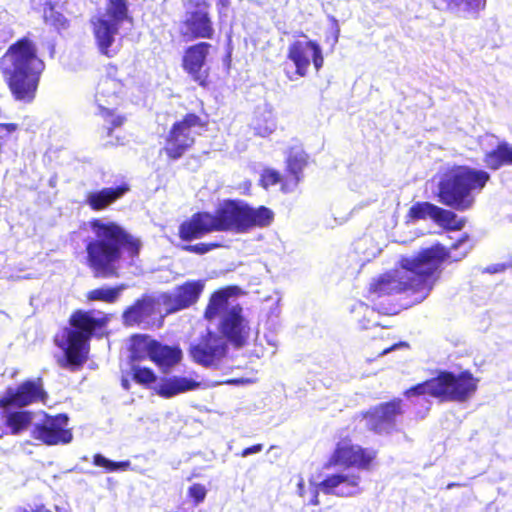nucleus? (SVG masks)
I'll list each match as a JSON object with an SVG mask.
<instances>
[{
  "label": "nucleus",
  "instance_id": "obj_23",
  "mask_svg": "<svg viewBox=\"0 0 512 512\" xmlns=\"http://www.w3.org/2000/svg\"><path fill=\"white\" fill-rule=\"evenodd\" d=\"M240 289L238 286H227L214 291L204 309V318L208 321L222 317L229 310V298L238 295Z\"/></svg>",
  "mask_w": 512,
  "mask_h": 512
},
{
  "label": "nucleus",
  "instance_id": "obj_3",
  "mask_svg": "<svg viewBox=\"0 0 512 512\" xmlns=\"http://www.w3.org/2000/svg\"><path fill=\"white\" fill-rule=\"evenodd\" d=\"M94 237L85 246L86 265L96 278L119 276V262L123 257L130 263L139 257L142 242L116 222L93 219L89 222Z\"/></svg>",
  "mask_w": 512,
  "mask_h": 512
},
{
  "label": "nucleus",
  "instance_id": "obj_12",
  "mask_svg": "<svg viewBox=\"0 0 512 512\" xmlns=\"http://www.w3.org/2000/svg\"><path fill=\"white\" fill-rule=\"evenodd\" d=\"M403 414L402 399L394 397L359 412L354 420L365 421L366 428L374 434H390L397 430V418Z\"/></svg>",
  "mask_w": 512,
  "mask_h": 512
},
{
  "label": "nucleus",
  "instance_id": "obj_39",
  "mask_svg": "<svg viewBox=\"0 0 512 512\" xmlns=\"http://www.w3.org/2000/svg\"><path fill=\"white\" fill-rule=\"evenodd\" d=\"M283 176L281 173L273 168H264L261 172L259 185L267 190L271 186L280 184V190L282 191Z\"/></svg>",
  "mask_w": 512,
  "mask_h": 512
},
{
  "label": "nucleus",
  "instance_id": "obj_54",
  "mask_svg": "<svg viewBox=\"0 0 512 512\" xmlns=\"http://www.w3.org/2000/svg\"><path fill=\"white\" fill-rule=\"evenodd\" d=\"M298 492H299L300 496H303V493H304V482H303V480H301L298 483Z\"/></svg>",
  "mask_w": 512,
  "mask_h": 512
},
{
  "label": "nucleus",
  "instance_id": "obj_4",
  "mask_svg": "<svg viewBox=\"0 0 512 512\" xmlns=\"http://www.w3.org/2000/svg\"><path fill=\"white\" fill-rule=\"evenodd\" d=\"M36 43L24 36L12 43L0 57V73L16 101L31 103L45 70Z\"/></svg>",
  "mask_w": 512,
  "mask_h": 512
},
{
  "label": "nucleus",
  "instance_id": "obj_1",
  "mask_svg": "<svg viewBox=\"0 0 512 512\" xmlns=\"http://www.w3.org/2000/svg\"><path fill=\"white\" fill-rule=\"evenodd\" d=\"M448 257L447 250L435 242L419 249L411 256H403L399 265L403 271L390 270L373 278L365 297L383 315H395L399 309L393 302L384 303V297L408 293L416 302L427 298L442 274V262Z\"/></svg>",
  "mask_w": 512,
  "mask_h": 512
},
{
  "label": "nucleus",
  "instance_id": "obj_25",
  "mask_svg": "<svg viewBox=\"0 0 512 512\" xmlns=\"http://www.w3.org/2000/svg\"><path fill=\"white\" fill-rule=\"evenodd\" d=\"M150 360L157 365L162 372H168L182 360V350L178 346H169L153 340L151 344Z\"/></svg>",
  "mask_w": 512,
  "mask_h": 512
},
{
  "label": "nucleus",
  "instance_id": "obj_51",
  "mask_svg": "<svg viewBox=\"0 0 512 512\" xmlns=\"http://www.w3.org/2000/svg\"><path fill=\"white\" fill-rule=\"evenodd\" d=\"M428 411H429V407L426 406L423 411H417L416 412V417L422 419V418H424L426 416Z\"/></svg>",
  "mask_w": 512,
  "mask_h": 512
},
{
  "label": "nucleus",
  "instance_id": "obj_31",
  "mask_svg": "<svg viewBox=\"0 0 512 512\" xmlns=\"http://www.w3.org/2000/svg\"><path fill=\"white\" fill-rule=\"evenodd\" d=\"M433 221L446 231H460L466 224L465 218H459L454 211L439 206Z\"/></svg>",
  "mask_w": 512,
  "mask_h": 512
},
{
  "label": "nucleus",
  "instance_id": "obj_22",
  "mask_svg": "<svg viewBox=\"0 0 512 512\" xmlns=\"http://www.w3.org/2000/svg\"><path fill=\"white\" fill-rule=\"evenodd\" d=\"M129 191V184L124 182L116 187H105L88 193L85 202L93 211H102L117 202Z\"/></svg>",
  "mask_w": 512,
  "mask_h": 512
},
{
  "label": "nucleus",
  "instance_id": "obj_8",
  "mask_svg": "<svg viewBox=\"0 0 512 512\" xmlns=\"http://www.w3.org/2000/svg\"><path fill=\"white\" fill-rule=\"evenodd\" d=\"M106 15H99L91 19L93 35L97 48L102 55L113 57L116 52L111 50L119 26L129 17V4L127 0H107Z\"/></svg>",
  "mask_w": 512,
  "mask_h": 512
},
{
  "label": "nucleus",
  "instance_id": "obj_35",
  "mask_svg": "<svg viewBox=\"0 0 512 512\" xmlns=\"http://www.w3.org/2000/svg\"><path fill=\"white\" fill-rule=\"evenodd\" d=\"M99 116L104 122L102 129L106 137L112 136L113 131L116 128L121 127L126 122V117L124 115L116 114L114 110L103 106L99 107Z\"/></svg>",
  "mask_w": 512,
  "mask_h": 512
},
{
  "label": "nucleus",
  "instance_id": "obj_6",
  "mask_svg": "<svg viewBox=\"0 0 512 512\" xmlns=\"http://www.w3.org/2000/svg\"><path fill=\"white\" fill-rule=\"evenodd\" d=\"M490 175L484 170L458 165L448 169L438 182L437 198L440 203L457 211L469 210L475 202L472 191H481Z\"/></svg>",
  "mask_w": 512,
  "mask_h": 512
},
{
  "label": "nucleus",
  "instance_id": "obj_37",
  "mask_svg": "<svg viewBox=\"0 0 512 512\" xmlns=\"http://www.w3.org/2000/svg\"><path fill=\"white\" fill-rule=\"evenodd\" d=\"M130 374L133 381L142 386L143 388L149 389L157 381V375L149 367H142L140 365H131Z\"/></svg>",
  "mask_w": 512,
  "mask_h": 512
},
{
  "label": "nucleus",
  "instance_id": "obj_52",
  "mask_svg": "<svg viewBox=\"0 0 512 512\" xmlns=\"http://www.w3.org/2000/svg\"><path fill=\"white\" fill-rule=\"evenodd\" d=\"M121 386L125 389V390H130L131 388V385H130V381L126 378H122L121 380Z\"/></svg>",
  "mask_w": 512,
  "mask_h": 512
},
{
  "label": "nucleus",
  "instance_id": "obj_57",
  "mask_svg": "<svg viewBox=\"0 0 512 512\" xmlns=\"http://www.w3.org/2000/svg\"><path fill=\"white\" fill-rule=\"evenodd\" d=\"M383 328H390L391 326L389 325H382Z\"/></svg>",
  "mask_w": 512,
  "mask_h": 512
},
{
  "label": "nucleus",
  "instance_id": "obj_55",
  "mask_svg": "<svg viewBox=\"0 0 512 512\" xmlns=\"http://www.w3.org/2000/svg\"><path fill=\"white\" fill-rule=\"evenodd\" d=\"M455 486H459V484H457V483H449L446 488L450 489V488H453Z\"/></svg>",
  "mask_w": 512,
  "mask_h": 512
},
{
  "label": "nucleus",
  "instance_id": "obj_7",
  "mask_svg": "<svg viewBox=\"0 0 512 512\" xmlns=\"http://www.w3.org/2000/svg\"><path fill=\"white\" fill-rule=\"evenodd\" d=\"M207 127L206 119L194 112L186 113L171 125L161 151L169 161L179 160L194 147L196 130L205 131Z\"/></svg>",
  "mask_w": 512,
  "mask_h": 512
},
{
  "label": "nucleus",
  "instance_id": "obj_19",
  "mask_svg": "<svg viewBox=\"0 0 512 512\" xmlns=\"http://www.w3.org/2000/svg\"><path fill=\"white\" fill-rule=\"evenodd\" d=\"M227 351L222 337L209 331L202 335L196 344L189 347V355L197 364L210 367L222 359Z\"/></svg>",
  "mask_w": 512,
  "mask_h": 512
},
{
  "label": "nucleus",
  "instance_id": "obj_32",
  "mask_svg": "<svg viewBox=\"0 0 512 512\" xmlns=\"http://www.w3.org/2000/svg\"><path fill=\"white\" fill-rule=\"evenodd\" d=\"M32 419L33 413L31 411H12L6 415L5 425L10 429V434L18 435L30 426Z\"/></svg>",
  "mask_w": 512,
  "mask_h": 512
},
{
  "label": "nucleus",
  "instance_id": "obj_16",
  "mask_svg": "<svg viewBox=\"0 0 512 512\" xmlns=\"http://www.w3.org/2000/svg\"><path fill=\"white\" fill-rule=\"evenodd\" d=\"M287 58L295 65V73L305 77L312 61L318 72L324 64V57L319 44L313 40L294 41L288 47Z\"/></svg>",
  "mask_w": 512,
  "mask_h": 512
},
{
  "label": "nucleus",
  "instance_id": "obj_18",
  "mask_svg": "<svg viewBox=\"0 0 512 512\" xmlns=\"http://www.w3.org/2000/svg\"><path fill=\"white\" fill-rule=\"evenodd\" d=\"M319 489L327 495L349 498L364 491L363 480L359 472H336L327 475L319 484Z\"/></svg>",
  "mask_w": 512,
  "mask_h": 512
},
{
  "label": "nucleus",
  "instance_id": "obj_27",
  "mask_svg": "<svg viewBox=\"0 0 512 512\" xmlns=\"http://www.w3.org/2000/svg\"><path fill=\"white\" fill-rule=\"evenodd\" d=\"M125 289H127V285L124 283H120L115 286H100L89 290L85 294V297L89 302L114 304L120 299V296Z\"/></svg>",
  "mask_w": 512,
  "mask_h": 512
},
{
  "label": "nucleus",
  "instance_id": "obj_49",
  "mask_svg": "<svg viewBox=\"0 0 512 512\" xmlns=\"http://www.w3.org/2000/svg\"><path fill=\"white\" fill-rule=\"evenodd\" d=\"M106 70L109 75H112L117 73L118 67L115 64H108Z\"/></svg>",
  "mask_w": 512,
  "mask_h": 512
},
{
  "label": "nucleus",
  "instance_id": "obj_33",
  "mask_svg": "<svg viewBox=\"0 0 512 512\" xmlns=\"http://www.w3.org/2000/svg\"><path fill=\"white\" fill-rule=\"evenodd\" d=\"M507 142H499L492 150L486 152L483 157L485 167L496 171L503 166L508 165Z\"/></svg>",
  "mask_w": 512,
  "mask_h": 512
},
{
  "label": "nucleus",
  "instance_id": "obj_29",
  "mask_svg": "<svg viewBox=\"0 0 512 512\" xmlns=\"http://www.w3.org/2000/svg\"><path fill=\"white\" fill-rule=\"evenodd\" d=\"M403 396L409 400L412 404H415L413 401L414 398L430 396L439 401V393H438V385L437 378L432 377L417 383L403 391Z\"/></svg>",
  "mask_w": 512,
  "mask_h": 512
},
{
  "label": "nucleus",
  "instance_id": "obj_50",
  "mask_svg": "<svg viewBox=\"0 0 512 512\" xmlns=\"http://www.w3.org/2000/svg\"><path fill=\"white\" fill-rule=\"evenodd\" d=\"M507 158L508 165H512V146L507 142Z\"/></svg>",
  "mask_w": 512,
  "mask_h": 512
},
{
  "label": "nucleus",
  "instance_id": "obj_28",
  "mask_svg": "<svg viewBox=\"0 0 512 512\" xmlns=\"http://www.w3.org/2000/svg\"><path fill=\"white\" fill-rule=\"evenodd\" d=\"M376 308L369 306L366 303L358 302L351 308V319L356 323L360 329L367 330L380 324L375 320Z\"/></svg>",
  "mask_w": 512,
  "mask_h": 512
},
{
  "label": "nucleus",
  "instance_id": "obj_15",
  "mask_svg": "<svg viewBox=\"0 0 512 512\" xmlns=\"http://www.w3.org/2000/svg\"><path fill=\"white\" fill-rule=\"evenodd\" d=\"M67 425L68 417L66 414L45 415L40 423L34 425L31 430V437L47 446L67 444L73 438Z\"/></svg>",
  "mask_w": 512,
  "mask_h": 512
},
{
  "label": "nucleus",
  "instance_id": "obj_10",
  "mask_svg": "<svg viewBox=\"0 0 512 512\" xmlns=\"http://www.w3.org/2000/svg\"><path fill=\"white\" fill-rule=\"evenodd\" d=\"M377 450L352 443L349 436L338 441L324 464V468H355L358 471H370L377 458Z\"/></svg>",
  "mask_w": 512,
  "mask_h": 512
},
{
  "label": "nucleus",
  "instance_id": "obj_24",
  "mask_svg": "<svg viewBox=\"0 0 512 512\" xmlns=\"http://www.w3.org/2000/svg\"><path fill=\"white\" fill-rule=\"evenodd\" d=\"M307 164L308 156L304 153H297L287 157L282 183L283 193L295 191L303 178V170Z\"/></svg>",
  "mask_w": 512,
  "mask_h": 512
},
{
  "label": "nucleus",
  "instance_id": "obj_43",
  "mask_svg": "<svg viewBox=\"0 0 512 512\" xmlns=\"http://www.w3.org/2000/svg\"><path fill=\"white\" fill-rule=\"evenodd\" d=\"M219 246L220 245L218 243H197L193 245H185L183 247V250L190 253L202 255L215 248H218Z\"/></svg>",
  "mask_w": 512,
  "mask_h": 512
},
{
  "label": "nucleus",
  "instance_id": "obj_17",
  "mask_svg": "<svg viewBox=\"0 0 512 512\" xmlns=\"http://www.w3.org/2000/svg\"><path fill=\"white\" fill-rule=\"evenodd\" d=\"M47 393L43 388L41 378L37 380H26L16 388H7L0 398L1 408L18 407L22 408L36 402H44Z\"/></svg>",
  "mask_w": 512,
  "mask_h": 512
},
{
  "label": "nucleus",
  "instance_id": "obj_38",
  "mask_svg": "<svg viewBox=\"0 0 512 512\" xmlns=\"http://www.w3.org/2000/svg\"><path fill=\"white\" fill-rule=\"evenodd\" d=\"M92 463L94 466L102 467L106 472H114L117 470H127L130 467V461L115 462L107 459L102 454L93 455Z\"/></svg>",
  "mask_w": 512,
  "mask_h": 512
},
{
  "label": "nucleus",
  "instance_id": "obj_13",
  "mask_svg": "<svg viewBox=\"0 0 512 512\" xmlns=\"http://www.w3.org/2000/svg\"><path fill=\"white\" fill-rule=\"evenodd\" d=\"M158 306V300L145 293L123 310L122 322L126 327H162L166 315L160 314Z\"/></svg>",
  "mask_w": 512,
  "mask_h": 512
},
{
  "label": "nucleus",
  "instance_id": "obj_42",
  "mask_svg": "<svg viewBox=\"0 0 512 512\" xmlns=\"http://www.w3.org/2000/svg\"><path fill=\"white\" fill-rule=\"evenodd\" d=\"M187 495L193 501L194 506H198L205 500L207 489L203 484L194 483L188 488Z\"/></svg>",
  "mask_w": 512,
  "mask_h": 512
},
{
  "label": "nucleus",
  "instance_id": "obj_2",
  "mask_svg": "<svg viewBox=\"0 0 512 512\" xmlns=\"http://www.w3.org/2000/svg\"><path fill=\"white\" fill-rule=\"evenodd\" d=\"M274 220V212L264 206L253 207L238 199L223 200L214 213L196 212L183 221L178 228V236L183 241L199 239L214 232L247 233L254 228L269 226Z\"/></svg>",
  "mask_w": 512,
  "mask_h": 512
},
{
  "label": "nucleus",
  "instance_id": "obj_34",
  "mask_svg": "<svg viewBox=\"0 0 512 512\" xmlns=\"http://www.w3.org/2000/svg\"><path fill=\"white\" fill-rule=\"evenodd\" d=\"M154 339H151L145 334H136L131 337L130 344V358L132 361H141L145 358H150L151 344Z\"/></svg>",
  "mask_w": 512,
  "mask_h": 512
},
{
  "label": "nucleus",
  "instance_id": "obj_53",
  "mask_svg": "<svg viewBox=\"0 0 512 512\" xmlns=\"http://www.w3.org/2000/svg\"><path fill=\"white\" fill-rule=\"evenodd\" d=\"M230 0H217V6L221 8H225L229 5Z\"/></svg>",
  "mask_w": 512,
  "mask_h": 512
},
{
  "label": "nucleus",
  "instance_id": "obj_45",
  "mask_svg": "<svg viewBox=\"0 0 512 512\" xmlns=\"http://www.w3.org/2000/svg\"><path fill=\"white\" fill-rule=\"evenodd\" d=\"M400 347L408 348L409 345H408L407 342L400 341V342L394 343V344H392L390 346H387V347L383 348L381 350V352L379 353V355L380 356L385 355V354H387V353H389V352H391L393 350H396L397 348H400Z\"/></svg>",
  "mask_w": 512,
  "mask_h": 512
},
{
  "label": "nucleus",
  "instance_id": "obj_20",
  "mask_svg": "<svg viewBox=\"0 0 512 512\" xmlns=\"http://www.w3.org/2000/svg\"><path fill=\"white\" fill-rule=\"evenodd\" d=\"M204 290L202 280H188L175 288L174 294H162V300L166 305L165 315H169L194 305Z\"/></svg>",
  "mask_w": 512,
  "mask_h": 512
},
{
  "label": "nucleus",
  "instance_id": "obj_26",
  "mask_svg": "<svg viewBox=\"0 0 512 512\" xmlns=\"http://www.w3.org/2000/svg\"><path fill=\"white\" fill-rule=\"evenodd\" d=\"M200 383L192 378L172 376L163 378L156 393L163 398H171L178 394L197 389Z\"/></svg>",
  "mask_w": 512,
  "mask_h": 512
},
{
  "label": "nucleus",
  "instance_id": "obj_21",
  "mask_svg": "<svg viewBox=\"0 0 512 512\" xmlns=\"http://www.w3.org/2000/svg\"><path fill=\"white\" fill-rule=\"evenodd\" d=\"M219 332L234 346L244 345L249 335V326L240 304L231 306L224 313L219 323Z\"/></svg>",
  "mask_w": 512,
  "mask_h": 512
},
{
  "label": "nucleus",
  "instance_id": "obj_44",
  "mask_svg": "<svg viewBox=\"0 0 512 512\" xmlns=\"http://www.w3.org/2000/svg\"><path fill=\"white\" fill-rule=\"evenodd\" d=\"M262 449H263V445L262 444H260V443L254 444V445H252L250 447H247V448L243 449L241 451L240 455L242 457H246V456L251 455V454L259 453V452L262 451Z\"/></svg>",
  "mask_w": 512,
  "mask_h": 512
},
{
  "label": "nucleus",
  "instance_id": "obj_46",
  "mask_svg": "<svg viewBox=\"0 0 512 512\" xmlns=\"http://www.w3.org/2000/svg\"><path fill=\"white\" fill-rule=\"evenodd\" d=\"M16 512H30L25 508H19ZM32 512H51L44 504L37 505Z\"/></svg>",
  "mask_w": 512,
  "mask_h": 512
},
{
  "label": "nucleus",
  "instance_id": "obj_11",
  "mask_svg": "<svg viewBox=\"0 0 512 512\" xmlns=\"http://www.w3.org/2000/svg\"><path fill=\"white\" fill-rule=\"evenodd\" d=\"M439 402L468 401L476 393L479 379L470 370L454 373L448 370H439L436 374Z\"/></svg>",
  "mask_w": 512,
  "mask_h": 512
},
{
  "label": "nucleus",
  "instance_id": "obj_40",
  "mask_svg": "<svg viewBox=\"0 0 512 512\" xmlns=\"http://www.w3.org/2000/svg\"><path fill=\"white\" fill-rule=\"evenodd\" d=\"M470 239V236L468 233H464L462 234L455 242H453L451 244L450 247H446L445 245H443L442 243H440L446 250H447V254H448V257L442 262V265L446 262H449V263H452V262H457V261H460L462 260L463 258H465L470 250V247L465 249L464 251H462L458 256L456 257H452L451 256V251L453 250H457L458 248H460L464 243L468 242Z\"/></svg>",
  "mask_w": 512,
  "mask_h": 512
},
{
  "label": "nucleus",
  "instance_id": "obj_47",
  "mask_svg": "<svg viewBox=\"0 0 512 512\" xmlns=\"http://www.w3.org/2000/svg\"><path fill=\"white\" fill-rule=\"evenodd\" d=\"M507 269H512V261L511 262H508V263H502V264H498L493 270L492 272H503Z\"/></svg>",
  "mask_w": 512,
  "mask_h": 512
},
{
  "label": "nucleus",
  "instance_id": "obj_56",
  "mask_svg": "<svg viewBox=\"0 0 512 512\" xmlns=\"http://www.w3.org/2000/svg\"><path fill=\"white\" fill-rule=\"evenodd\" d=\"M5 432L0 429V439L4 436Z\"/></svg>",
  "mask_w": 512,
  "mask_h": 512
},
{
  "label": "nucleus",
  "instance_id": "obj_48",
  "mask_svg": "<svg viewBox=\"0 0 512 512\" xmlns=\"http://www.w3.org/2000/svg\"><path fill=\"white\" fill-rule=\"evenodd\" d=\"M318 490H320V489H319V487H318V488H316V489H314V491H313V496H312V498H311V499H310V501H309V505H314V506H316V505H319V504H320V500H319V491H318Z\"/></svg>",
  "mask_w": 512,
  "mask_h": 512
},
{
  "label": "nucleus",
  "instance_id": "obj_41",
  "mask_svg": "<svg viewBox=\"0 0 512 512\" xmlns=\"http://www.w3.org/2000/svg\"><path fill=\"white\" fill-rule=\"evenodd\" d=\"M448 5H454L456 7L462 6L464 10L474 16L484 10L486 6V0H443Z\"/></svg>",
  "mask_w": 512,
  "mask_h": 512
},
{
  "label": "nucleus",
  "instance_id": "obj_14",
  "mask_svg": "<svg viewBox=\"0 0 512 512\" xmlns=\"http://www.w3.org/2000/svg\"><path fill=\"white\" fill-rule=\"evenodd\" d=\"M212 45L209 42L199 41L185 48L181 60L184 72L202 88H208L210 68L206 65Z\"/></svg>",
  "mask_w": 512,
  "mask_h": 512
},
{
  "label": "nucleus",
  "instance_id": "obj_5",
  "mask_svg": "<svg viewBox=\"0 0 512 512\" xmlns=\"http://www.w3.org/2000/svg\"><path fill=\"white\" fill-rule=\"evenodd\" d=\"M93 314V310H74L68 320L70 326L54 336L55 345L64 353L58 361L60 367L77 371L87 362L91 338L101 332L109 321L107 315L97 318Z\"/></svg>",
  "mask_w": 512,
  "mask_h": 512
},
{
  "label": "nucleus",
  "instance_id": "obj_9",
  "mask_svg": "<svg viewBox=\"0 0 512 512\" xmlns=\"http://www.w3.org/2000/svg\"><path fill=\"white\" fill-rule=\"evenodd\" d=\"M207 0H187L184 17L179 22V36L185 41L212 39L215 27Z\"/></svg>",
  "mask_w": 512,
  "mask_h": 512
},
{
  "label": "nucleus",
  "instance_id": "obj_30",
  "mask_svg": "<svg viewBox=\"0 0 512 512\" xmlns=\"http://www.w3.org/2000/svg\"><path fill=\"white\" fill-rule=\"evenodd\" d=\"M43 20L58 32L67 30L70 26L69 20L51 0H47L43 4Z\"/></svg>",
  "mask_w": 512,
  "mask_h": 512
},
{
  "label": "nucleus",
  "instance_id": "obj_36",
  "mask_svg": "<svg viewBox=\"0 0 512 512\" xmlns=\"http://www.w3.org/2000/svg\"><path fill=\"white\" fill-rule=\"evenodd\" d=\"M437 208L438 206L433 203L419 201L409 208L406 217L409 221L423 220L428 217L434 220Z\"/></svg>",
  "mask_w": 512,
  "mask_h": 512
}]
</instances>
